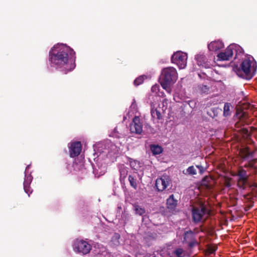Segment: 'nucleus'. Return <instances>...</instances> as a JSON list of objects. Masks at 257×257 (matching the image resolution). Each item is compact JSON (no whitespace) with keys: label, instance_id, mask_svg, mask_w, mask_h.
I'll return each mask as SVG.
<instances>
[{"label":"nucleus","instance_id":"nucleus-14","mask_svg":"<svg viewBox=\"0 0 257 257\" xmlns=\"http://www.w3.org/2000/svg\"><path fill=\"white\" fill-rule=\"evenodd\" d=\"M151 115L153 119H156L159 120L163 118V113H164L163 110L161 109V107L159 106L156 108H152L151 109Z\"/></svg>","mask_w":257,"mask_h":257},{"label":"nucleus","instance_id":"nucleus-34","mask_svg":"<svg viewBox=\"0 0 257 257\" xmlns=\"http://www.w3.org/2000/svg\"><path fill=\"white\" fill-rule=\"evenodd\" d=\"M119 172H120V178H121V177L125 178L126 175V170L124 169H120Z\"/></svg>","mask_w":257,"mask_h":257},{"label":"nucleus","instance_id":"nucleus-28","mask_svg":"<svg viewBox=\"0 0 257 257\" xmlns=\"http://www.w3.org/2000/svg\"><path fill=\"white\" fill-rule=\"evenodd\" d=\"M217 249L216 246H209L208 247L206 251V255H209L211 254L214 253Z\"/></svg>","mask_w":257,"mask_h":257},{"label":"nucleus","instance_id":"nucleus-37","mask_svg":"<svg viewBox=\"0 0 257 257\" xmlns=\"http://www.w3.org/2000/svg\"><path fill=\"white\" fill-rule=\"evenodd\" d=\"M124 257H131L130 255H125Z\"/></svg>","mask_w":257,"mask_h":257},{"label":"nucleus","instance_id":"nucleus-27","mask_svg":"<svg viewBox=\"0 0 257 257\" xmlns=\"http://www.w3.org/2000/svg\"><path fill=\"white\" fill-rule=\"evenodd\" d=\"M232 179L229 177H225L224 179V185L227 188H230L231 186V181Z\"/></svg>","mask_w":257,"mask_h":257},{"label":"nucleus","instance_id":"nucleus-21","mask_svg":"<svg viewBox=\"0 0 257 257\" xmlns=\"http://www.w3.org/2000/svg\"><path fill=\"white\" fill-rule=\"evenodd\" d=\"M195 238L193 231L190 230L185 232L184 236V241L188 242Z\"/></svg>","mask_w":257,"mask_h":257},{"label":"nucleus","instance_id":"nucleus-30","mask_svg":"<svg viewBox=\"0 0 257 257\" xmlns=\"http://www.w3.org/2000/svg\"><path fill=\"white\" fill-rule=\"evenodd\" d=\"M159 85L157 84H155L152 86L151 88V91L153 93L155 94H157L159 91Z\"/></svg>","mask_w":257,"mask_h":257},{"label":"nucleus","instance_id":"nucleus-4","mask_svg":"<svg viewBox=\"0 0 257 257\" xmlns=\"http://www.w3.org/2000/svg\"><path fill=\"white\" fill-rule=\"evenodd\" d=\"M234 176L238 177L237 181V186L241 189H245L249 185L248 174L246 170L241 168H239Z\"/></svg>","mask_w":257,"mask_h":257},{"label":"nucleus","instance_id":"nucleus-35","mask_svg":"<svg viewBox=\"0 0 257 257\" xmlns=\"http://www.w3.org/2000/svg\"><path fill=\"white\" fill-rule=\"evenodd\" d=\"M197 167L199 169L200 172L202 173L204 171V168L202 166H197Z\"/></svg>","mask_w":257,"mask_h":257},{"label":"nucleus","instance_id":"nucleus-2","mask_svg":"<svg viewBox=\"0 0 257 257\" xmlns=\"http://www.w3.org/2000/svg\"><path fill=\"white\" fill-rule=\"evenodd\" d=\"M177 79L178 73L175 68L168 67L162 69L160 82L163 88L166 91H171V85L174 84Z\"/></svg>","mask_w":257,"mask_h":257},{"label":"nucleus","instance_id":"nucleus-26","mask_svg":"<svg viewBox=\"0 0 257 257\" xmlns=\"http://www.w3.org/2000/svg\"><path fill=\"white\" fill-rule=\"evenodd\" d=\"M120 235L118 233H115L111 238V241L115 245H118L119 244V239Z\"/></svg>","mask_w":257,"mask_h":257},{"label":"nucleus","instance_id":"nucleus-20","mask_svg":"<svg viewBox=\"0 0 257 257\" xmlns=\"http://www.w3.org/2000/svg\"><path fill=\"white\" fill-rule=\"evenodd\" d=\"M133 209L135 213L137 215L142 216L146 213L145 209L137 204H134L133 205Z\"/></svg>","mask_w":257,"mask_h":257},{"label":"nucleus","instance_id":"nucleus-38","mask_svg":"<svg viewBox=\"0 0 257 257\" xmlns=\"http://www.w3.org/2000/svg\"><path fill=\"white\" fill-rule=\"evenodd\" d=\"M255 187H257V185L256 184L255 185Z\"/></svg>","mask_w":257,"mask_h":257},{"label":"nucleus","instance_id":"nucleus-13","mask_svg":"<svg viewBox=\"0 0 257 257\" xmlns=\"http://www.w3.org/2000/svg\"><path fill=\"white\" fill-rule=\"evenodd\" d=\"M223 47V43L219 40L213 41L208 45V49L211 51H217Z\"/></svg>","mask_w":257,"mask_h":257},{"label":"nucleus","instance_id":"nucleus-32","mask_svg":"<svg viewBox=\"0 0 257 257\" xmlns=\"http://www.w3.org/2000/svg\"><path fill=\"white\" fill-rule=\"evenodd\" d=\"M188 245L190 248H193L194 246L197 244L198 242L196 239H194L193 240H190L189 241H188Z\"/></svg>","mask_w":257,"mask_h":257},{"label":"nucleus","instance_id":"nucleus-6","mask_svg":"<svg viewBox=\"0 0 257 257\" xmlns=\"http://www.w3.org/2000/svg\"><path fill=\"white\" fill-rule=\"evenodd\" d=\"M187 54L181 51L174 53L171 57L172 63L176 64L179 69L185 68L187 65Z\"/></svg>","mask_w":257,"mask_h":257},{"label":"nucleus","instance_id":"nucleus-18","mask_svg":"<svg viewBox=\"0 0 257 257\" xmlns=\"http://www.w3.org/2000/svg\"><path fill=\"white\" fill-rule=\"evenodd\" d=\"M244 199L246 201L249 202V203L246 204L244 208L245 211H247L253 206V201L252 200L253 197L250 194H248L244 195Z\"/></svg>","mask_w":257,"mask_h":257},{"label":"nucleus","instance_id":"nucleus-16","mask_svg":"<svg viewBox=\"0 0 257 257\" xmlns=\"http://www.w3.org/2000/svg\"><path fill=\"white\" fill-rule=\"evenodd\" d=\"M32 178L31 176H25V180L24 181V189L25 192L30 196L32 191L31 190L30 185L32 181Z\"/></svg>","mask_w":257,"mask_h":257},{"label":"nucleus","instance_id":"nucleus-36","mask_svg":"<svg viewBox=\"0 0 257 257\" xmlns=\"http://www.w3.org/2000/svg\"><path fill=\"white\" fill-rule=\"evenodd\" d=\"M256 130H257V128H255V127H253V126H251V127H250V131H251V132H253L256 131Z\"/></svg>","mask_w":257,"mask_h":257},{"label":"nucleus","instance_id":"nucleus-24","mask_svg":"<svg viewBox=\"0 0 257 257\" xmlns=\"http://www.w3.org/2000/svg\"><path fill=\"white\" fill-rule=\"evenodd\" d=\"M128 179L131 186L134 189H136L138 186L136 178L132 175H129Z\"/></svg>","mask_w":257,"mask_h":257},{"label":"nucleus","instance_id":"nucleus-33","mask_svg":"<svg viewBox=\"0 0 257 257\" xmlns=\"http://www.w3.org/2000/svg\"><path fill=\"white\" fill-rule=\"evenodd\" d=\"M242 153H243L245 157L249 156L250 154V151L248 148H245L242 151Z\"/></svg>","mask_w":257,"mask_h":257},{"label":"nucleus","instance_id":"nucleus-31","mask_svg":"<svg viewBox=\"0 0 257 257\" xmlns=\"http://www.w3.org/2000/svg\"><path fill=\"white\" fill-rule=\"evenodd\" d=\"M200 89L203 93H207L209 90V88L207 85H205L200 86Z\"/></svg>","mask_w":257,"mask_h":257},{"label":"nucleus","instance_id":"nucleus-25","mask_svg":"<svg viewBox=\"0 0 257 257\" xmlns=\"http://www.w3.org/2000/svg\"><path fill=\"white\" fill-rule=\"evenodd\" d=\"M183 173L185 174H188V175H195L196 174V170L194 167L193 166H190L188 168V169L186 170V172H185L184 171H183Z\"/></svg>","mask_w":257,"mask_h":257},{"label":"nucleus","instance_id":"nucleus-9","mask_svg":"<svg viewBox=\"0 0 257 257\" xmlns=\"http://www.w3.org/2000/svg\"><path fill=\"white\" fill-rule=\"evenodd\" d=\"M207 212V208L203 205L193 208L192 211L193 221L196 223L200 222Z\"/></svg>","mask_w":257,"mask_h":257},{"label":"nucleus","instance_id":"nucleus-8","mask_svg":"<svg viewBox=\"0 0 257 257\" xmlns=\"http://www.w3.org/2000/svg\"><path fill=\"white\" fill-rule=\"evenodd\" d=\"M74 249L75 251L84 255L90 252L91 246L85 240H76L74 244Z\"/></svg>","mask_w":257,"mask_h":257},{"label":"nucleus","instance_id":"nucleus-19","mask_svg":"<svg viewBox=\"0 0 257 257\" xmlns=\"http://www.w3.org/2000/svg\"><path fill=\"white\" fill-rule=\"evenodd\" d=\"M151 150L153 155H159L163 152V148L159 145H152L150 147Z\"/></svg>","mask_w":257,"mask_h":257},{"label":"nucleus","instance_id":"nucleus-22","mask_svg":"<svg viewBox=\"0 0 257 257\" xmlns=\"http://www.w3.org/2000/svg\"><path fill=\"white\" fill-rule=\"evenodd\" d=\"M146 79L147 76L145 75L139 76L134 80V84L136 86H139L142 84Z\"/></svg>","mask_w":257,"mask_h":257},{"label":"nucleus","instance_id":"nucleus-5","mask_svg":"<svg viewBox=\"0 0 257 257\" xmlns=\"http://www.w3.org/2000/svg\"><path fill=\"white\" fill-rule=\"evenodd\" d=\"M213 56L198 54L195 56V59L198 66L205 68H210L213 66Z\"/></svg>","mask_w":257,"mask_h":257},{"label":"nucleus","instance_id":"nucleus-3","mask_svg":"<svg viewBox=\"0 0 257 257\" xmlns=\"http://www.w3.org/2000/svg\"><path fill=\"white\" fill-rule=\"evenodd\" d=\"M256 64L250 58L244 59L240 67L237 69V74L243 78L249 80L252 78L256 71Z\"/></svg>","mask_w":257,"mask_h":257},{"label":"nucleus","instance_id":"nucleus-1","mask_svg":"<svg viewBox=\"0 0 257 257\" xmlns=\"http://www.w3.org/2000/svg\"><path fill=\"white\" fill-rule=\"evenodd\" d=\"M75 59V52L66 45H55L49 52V61L51 64L61 69L65 74L74 69Z\"/></svg>","mask_w":257,"mask_h":257},{"label":"nucleus","instance_id":"nucleus-23","mask_svg":"<svg viewBox=\"0 0 257 257\" xmlns=\"http://www.w3.org/2000/svg\"><path fill=\"white\" fill-rule=\"evenodd\" d=\"M230 104L229 103H225L223 108V115L224 116H227L231 114V111L230 110Z\"/></svg>","mask_w":257,"mask_h":257},{"label":"nucleus","instance_id":"nucleus-15","mask_svg":"<svg viewBox=\"0 0 257 257\" xmlns=\"http://www.w3.org/2000/svg\"><path fill=\"white\" fill-rule=\"evenodd\" d=\"M178 201L174 199V195H171L167 199V208L171 210H174L177 206Z\"/></svg>","mask_w":257,"mask_h":257},{"label":"nucleus","instance_id":"nucleus-11","mask_svg":"<svg viewBox=\"0 0 257 257\" xmlns=\"http://www.w3.org/2000/svg\"><path fill=\"white\" fill-rule=\"evenodd\" d=\"M82 145L80 142H75L71 143L69 147V154L71 158L78 156L81 153Z\"/></svg>","mask_w":257,"mask_h":257},{"label":"nucleus","instance_id":"nucleus-10","mask_svg":"<svg viewBox=\"0 0 257 257\" xmlns=\"http://www.w3.org/2000/svg\"><path fill=\"white\" fill-rule=\"evenodd\" d=\"M130 131L132 133L141 134L143 132V124L138 116H135L130 125Z\"/></svg>","mask_w":257,"mask_h":257},{"label":"nucleus","instance_id":"nucleus-29","mask_svg":"<svg viewBox=\"0 0 257 257\" xmlns=\"http://www.w3.org/2000/svg\"><path fill=\"white\" fill-rule=\"evenodd\" d=\"M183 252L184 251L182 248H178L174 251V253L176 255L177 257H183L182 254H183Z\"/></svg>","mask_w":257,"mask_h":257},{"label":"nucleus","instance_id":"nucleus-7","mask_svg":"<svg viewBox=\"0 0 257 257\" xmlns=\"http://www.w3.org/2000/svg\"><path fill=\"white\" fill-rule=\"evenodd\" d=\"M172 183L170 177L166 174H164L158 177L155 182V187L158 192H163L170 186Z\"/></svg>","mask_w":257,"mask_h":257},{"label":"nucleus","instance_id":"nucleus-12","mask_svg":"<svg viewBox=\"0 0 257 257\" xmlns=\"http://www.w3.org/2000/svg\"><path fill=\"white\" fill-rule=\"evenodd\" d=\"M233 46L230 45L226 48L224 52L219 53L217 55L218 60L220 61L229 60L233 56Z\"/></svg>","mask_w":257,"mask_h":257},{"label":"nucleus","instance_id":"nucleus-17","mask_svg":"<svg viewBox=\"0 0 257 257\" xmlns=\"http://www.w3.org/2000/svg\"><path fill=\"white\" fill-rule=\"evenodd\" d=\"M222 112V109L218 107L211 108L207 111V114L210 117L214 118Z\"/></svg>","mask_w":257,"mask_h":257}]
</instances>
